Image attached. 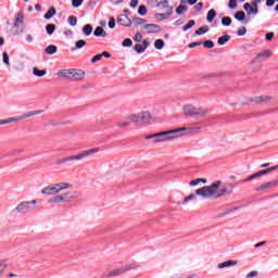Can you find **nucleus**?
<instances>
[{"mask_svg": "<svg viewBox=\"0 0 278 278\" xmlns=\"http://www.w3.org/2000/svg\"><path fill=\"white\" fill-rule=\"evenodd\" d=\"M194 25H197V22L194 20H190L185 26H182V31H188L189 29H192Z\"/></svg>", "mask_w": 278, "mask_h": 278, "instance_id": "473e14b6", "label": "nucleus"}, {"mask_svg": "<svg viewBox=\"0 0 278 278\" xmlns=\"http://www.w3.org/2000/svg\"><path fill=\"white\" fill-rule=\"evenodd\" d=\"M195 12H201V10H203V2H199L195 7H194Z\"/></svg>", "mask_w": 278, "mask_h": 278, "instance_id": "338daca9", "label": "nucleus"}, {"mask_svg": "<svg viewBox=\"0 0 278 278\" xmlns=\"http://www.w3.org/2000/svg\"><path fill=\"white\" fill-rule=\"evenodd\" d=\"M172 16H173V7H169V10L167 13L154 14V18H156V21H164L165 18H170Z\"/></svg>", "mask_w": 278, "mask_h": 278, "instance_id": "dca6fc26", "label": "nucleus"}, {"mask_svg": "<svg viewBox=\"0 0 278 278\" xmlns=\"http://www.w3.org/2000/svg\"><path fill=\"white\" fill-rule=\"evenodd\" d=\"M46 31L48 36H53V33L55 31V24H48L46 26Z\"/></svg>", "mask_w": 278, "mask_h": 278, "instance_id": "f704fd0d", "label": "nucleus"}, {"mask_svg": "<svg viewBox=\"0 0 278 278\" xmlns=\"http://www.w3.org/2000/svg\"><path fill=\"white\" fill-rule=\"evenodd\" d=\"M58 77L72 79V81H81L86 77V72L81 70H61L58 72Z\"/></svg>", "mask_w": 278, "mask_h": 278, "instance_id": "39448f33", "label": "nucleus"}, {"mask_svg": "<svg viewBox=\"0 0 278 278\" xmlns=\"http://www.w3.org/2000/svg\"><path fill=\"white\" fill-rule=\"evenodd\" d=\"M14 117H9L7 119H0V125H10V123H14Z\"/></svg>", "mask_w": 278, "mask_h": 278, "instance_id": "de8ad7c7", "label": "nucleus"}, {"mask_svg": "<svg viewBox=\"0 0 278 278\" xmlns=\"http://www.w3.org/2000/svg\"><path fill=\"white\" fill-rule=\"evenodd\" d=\"M197 197H199L197 193H191L190 195L186 197L182 201V205H186V203L189 201H197Z\"/></svg>", "mask_w": 278, "mask_h": 278, "instance_id": "72a5a7b5", "label": "nucleus"}, {"mask_svg": "<svg viewBox=\"0 0 278 278\" xmlns=\"http://www.w3.org/2000/svg\"><path fill=\"white\" fill-rule=\"evenodd\" d=\"M180 129H185L182 131V136H194V134H199L201 131V126H193L191 128L188 127H181Z\"/></svg>", "mask_w": 278, "mask_h": 278, "instance_id": "2eb2a0df", "label": "nucleus"}, {"mask_svg": "<svg viewBox=\"0 0 278 278\" xmlns=\"http://www.w3.org/2000/svg\"><path fill=\"white\" fill-rule=\"evenodd\" d=\"M138 15L139 16H147V5H144V4L139 5Z\"/></svg>", "mask_w": 278, "mask_h": 278, "instance_id": "a19ab883", "label": "nucleus"}, {"mask_svg": "<svg viewBox=\"0 0 278 278\" xmlns=\"http://www.w3.org/2000/svg\"><path fill=\"white\" fill-rule=\"evenodd\" d=\"M222 25H223L224 27H229V26L231 25V17H229V16H224V17L222 18Z\"/></svg>", "mask_w": 278, "mask_h": 278, "instance_id": "ea45409f", "label": "nucleus"}, {"mask_svg": "<svg viewBox=\"0 0 278 278\" xmlns=\"http://www.w3.org/2000/svg\"><path fill=\"white\" fill-rule=\"evenodd\" d=\"M251 14H254V15L260 14V9L257 7L254 9L252 8V10L249 11L250 16H251Z\"/></svg>", "mask_w": 278, "mask_h": 278, "instance_id": "69168bd1", "label": "nucleus"}, {"mask_svg": "<svg viewBox=\"0 0 278 278\" xmlns=\"http://www.w3.org/2000/svg\"><path fill=\"white\" fill-rule=\"evenodd\" d=\"M109 27L110 29H114V27H116V20L114 17H110Z\"/></svg>", "mask_w": 278, "mask_h": 278, "instance_id": "4d7b16f0", "label": "nucleus"}, {"mask_svg": "<svg viewBox=\"0 0 278 278\" xmlns=\"http://www.w3.org/2000/svg\"><path fill=\"white\" fill-rule=\"evenodd\" d=\"M238 210H240V207H238V206H235V207H232V208H230V210H227V211H225V212H223V213L219 214V218H224V216H227V215H229V214H231L232 212H236V211H238Z\"/></svg>", "mask_w": 278, "mask_h": 278, "instance_id": "4c0bfd02", "label": "nucleus"}, {"mask_svg": "<svg viewBox=\"0 0 278 278\" xmlns=\"http://www.w3.org/2000/svg\"><path fill=\"white\" fill-rule=\"evenodd\" d=\"M100 60H102L101 54H97L91 59V63L96 64V62H100Z\"/></svg>", "mask_w": 278, "mask_h": 278, "instance_id": "052dcab7", "label": "nucleus"}, {"mask_svg": "<svg viewBox=\"0 0 278 278\" xmlns=\"http://www.w3.org/2000/svg\"><path fill=\"white\" fill-rule=\"evenodd\" d=\"M60 189L58 188V184H54L53 186H48L41 190V194H59Z\"/></svg>", "mask_w": 278, "mask_h": 278, "instance_id": "ddd939ff", "label": "nucleus"}, {"mask_svg": "<svg viewBox=\"0 0 278 278\" xmlns=\"http://www.w3.org/2000/svg\"><path fill=\"white\" fill-rule=\"evenodd\" d=\"M201 45H203V41L191 42L189 45V49H194L195 47H201Z\"/></svg>", "mask_w": 278, "mask_h": 278, "instance_id": "13d9d810", "label": "nucleus"}, {"mask_svg": "<svg viewBox=\"0 0 278 278\" xmlns=\"http://www.w3.org/2000/svg\"><path fill=\"white\" fill-rule=\"evenodd\" d=\"M275 38V33L269 31L265 35V40H267V42H270V40H273Z\"/></svg>", "mask_w": 278, "mask_h": 278, "instance_id": "6e6d98bb", "label": "nucleus"}, {"mask_svg": "<svg viewBox=\"0 0 278 278\" xmlns=\"http://www.w3.org/2000/svg\"><path fill=\"white\" fill-rule=\"evenodd\" d=\"M235 18H236V21L243 23V25L249 24V20H244V18H247V14L244 13V11H237L235 13Z\"/></svg>", "mask_w": 278, "mask_h": 278, "instance_id": "f3484780", "label": "nucleus"}, {"mask_svg": "<svg viewBox=\"0 0 278 278\" xmlns=\"http://www.w3.org/2000/svg\"><path fill=\"white\" fill-rule=\"evenodd\" d=\"M144 138H146V140H152V144H157V143H160V141H155V140H157V138H156V137H153V134H152V135H148V136H146Z\"/></svg>", "mask_w": 278, "mask_h": 278, "instance_id": "603ef678", "label": "nucleus"}, {"mask_svg": "<svg viewBox=\"0 0 278 278\" xmlns=\"http://www.w3.org/2000/svg\"><path fill=\"white\" fill-rule=\"evenodd\" d=\"M273 170H275V166L273 167H268L266 169H262L261 170V175L264 176V175H269V173H273Z\"/></svg>", "mask_w": 278, "mask_h": 278, "instance_id": "3c124183", "label": "nucleus"}, {"mask_svg": "<svg viewBox=\"0 0 278 278\" xmlns=\"http://www.w3.org/2000/svg\"><path fill=\"white\" fill-rule=\"evenodd\" d=\"M23 18H25V15L23 14V12H18L15 22L20 23V25H23Z\"/></svg>", "mask_w": 278, "mask_h": 278, "instance_id": "09e8293b", "label": "nucleus"}, {"mask_svg": "<svg viewBox=\"0 0 278 278\" xmlns=\"http://www.w3.org/2000/svg\"><path fill=\"white\" fill-rule=\"evenodd\" d=\"M131 45H134V41L130 38H126L122 42V47H131Z\"/></svg>", "mask_w": 278, "mask_h": 278, "instance_id": "8fccbe9b", "label": "nucleus"}, {"mask_svg": "<svg viewBox=\"0 0 278 278\" xmlns=\"http://www.w3.org/2000/svg\"><path fill=\"white\" fill-rule=\"evenodd\" d=\"M214 18H216V10L211 9V10L207 12L206 21H207V23H212V22L214 21Z\"/></svg>", "mask_w": 278, "mask_h": 278, "instance_id": "bb28decb", "label": "nucleus"}, {"mask_svg": "<svg viewBox=\"0 0 278 278\" xmlns=\"http://www.w3.org/2000/svg\"><path fill=\"white\" fill-rule=\"evenodd\" d=\"M129 125H130L129 122H119V123H117V127H123V128L129 127Z\"/></svg>", "mask_w": 278, "mask_h": 278, "instance_id": "0e129e2a", "label": "nucleus"}, {"mask_svg": "<svg viewBox=\"0 0 278 278\" xmlns=\"http://www.w3.org/2000/svg\"><path fill=\"white\" fill-rule=\"evenodd\" d=\"M134 51H136L137 53H144V48H143L142 45L136 43V45L134 46Z\"/></svg>", "mask_w": 278, "mask_h": 278, "instance_id": "37998d69", "label": "nucleus"}, {"mask_svg": "<svg viewBox=\"0 0 278 278\" xmlns=\"http://www.w3.org/2000/svg\"><path fill=\"white\" fill-rule=\"evenodd\" d=\"M270 188H273V187L270 185V181H268V182H265V184L256 187L254 190H255V192H264V190H268Z\"/></svg>", "mask_w": 278, "mask_h": 278, "instance_id": "5701e85b", "label": "nucleus"}, {"mask_svg": "<svg viewBox=\"0 0 278 278\" xmlns=\"http://www.w3.org/2000/svg\"><path fill=\"white\" fill-rule=\"evenodd\" d=\"M84 3V0H72L73 8H79Z\"/></svg>", "mask_w": 278, "mask_h": 278, "instance_id": "864d4df0", "label": "nucleus"}, {"mask_svg": "<svg viewBox=\"0 0 278 278\" xmlns=\"http://www.w3.org/2000/svg\"><path fill=\"white\" fill-rule=\"evenodd\" d=\"M199 184H207V179L205 178H197L189 182V186H199Z\"/></svg>", "mask_w": 278, "mask_h": 278, "instance_id": "2f4dec72", "label": "nucleus"}, {"mask_svg": "<svg viewBox=\"0 0 278 278\" xmlns=\"http://www.w3.org/2000/svg\"><path fill=\"white\" fill-rule=\"evenodd\" d=\"M164 40H162V39H156L155 41H154V47H155V49H157L159 51H162V49H164Z\"/></svg>", "mask_w": 278, "mask_h": 278, "instance_id": "e433bc0d", "label": "nucleus"}, {"mask_svg": "<svg viewBox=\"0 0 278 278\" xmlns=\"http://www.w3.org/2000/svg\"><path fill=\"white\" fill-rule=\"evenodd\" d=\"M152 8H163L166 10H170V5H168V0L156 2V4H152Z\"/></svg>", "mask_w": 278, "mask_h": 278, "instance_id": "4be33fe9", "label": "nucleus"}, {"mask_svg": "<svg viewBox=\"0 0 278 278\" xmlns=\"http://www.w3.org/2000/svg\"><path fill=\"white\" fill-rule=\"evenodd\" d=\"M33 74L36 77H45V75H47V70H39L38 67H34L33 68Z\"/></svg>", "mask_w": 278, "mask_h": 278, "instance_id": "a878e982", "label": "nucleus"}, {"mask_svg": "<svg viewBox=\"0 0 278 278\" xmlns=\"http://www.w3.org/2000/svg\"><path fill=\"white\" fill-rule=\"evenodd\" d=\"M45 112L43 110H38V111H30L27 112L18 117H13L14 123H18V121H25V118H30V116H38V114H42Z\"/></svg>", "mask_w": 278, "mask_h": 278, "instance_id": "9d476101", "label": "nucleus"}, {"mask_svg": "<svg viewBox=\"0 0 278 278\" xmlns=\"http://www.w3.org/2000/svg\"><path fill=\"white\" fill-rule=\"evenodd\" d=\"M202 45H203L206 49H214V41H212V40H206V41L202 42Z\"/></svg>", "mask_w": 278, "mask_h": 278, "instance_id": "49530a36", "label": "nucleus"}, {"mask_svg": "<svg viewBox=\"0 0 278 278\" xmlns=\"http://www.w3.org/2000/svg\"><path fill=\"white\" fill-rule=\"evenodd\" d=\"M56 188H59V192H62V190H67V188H71V184L59 182V184H56Z\"/></svg>", "mask_w": 278, "mask_h": 278, "instance_id": "c9c22d12", "label": "nucleus"}, {"mask_svg": "<svg viewBox=\"0 0 278 278\" xmlns=\"http://www.w3.org/2000/svg\"><path fill=\"white\" fill-rule=\"evenodd\" d=\"M2 62L3 64H5V66H10V55L8 54V52L2 53Z\"/></svg>", "mask_w": 278, "mask_h": 278, "instance_id": "79ce46f5", "label": "nucleus"}, {"mask_svg": "<svg viewBox=\"0 0 278 278\" xmlns=\"http://www.w3.org/2000/svg\"><path fill=\"white\" fill-rule=\"evenodd\" d=\"M132 23H134L135 27H138L140 25H144V23H147V20H144L142 17H132Z\"/></svg>", "mask_w": 278, "mask_h": 278, "instance_id": "c756f323", "label": "nucleus"}, {"mask_svg": "<svg viewBox=\"0 0 278 278\" xmlns=\"http://www.w3.org/2000/svg\"><path fill=\"white\" fill-rule=\"evenodd\" d=\"M117 23H118V25H122L123 27H131V25H132L131 18H129V15H127V14H121L117 17Z\"/></svg>", "mask_w": 278, "mask_h": 278, "instance_id": "9b49d317", "label": "nucleus"}, {"mask_svg": "<svg viewBox=\"0 0 278 278\" xmlns=\"http://www.w3.org/2000/svg\"><path fill=\"white\" fill-rule=\"evenodd\" d=\"M143 29H146V34H160L162 26L157 24H144Z\"/></svg>", "mask_w": 278, "mask_h": 278, "instance_id": "1a4fd4ad", "label": "nucleus"}, {"mask_svg": "<svg viewBox=\"0 0 278 278\" xmlns=\"http://www.w3.org/2000/svg\"><path fill=\"white\" fill-rule=\"evenodd\" d=\"M36 200L21 202L15 207V211L17 214H28V212L36 210Z\"/></svg>", "mask_w": 278, "mask_h": 278, "instance_id": "0eeeda50", "label": "nucleus"}, {"mask_svg": "<svg viewBox=\"0 0 278 278\" xmlns=\"http://www.w3.org/2000/svg\"><path fill=\"white\" fill-rule=\"evenodd\" d=\"M270 55H273V51L270 50H265L263 52H260L254 60H252V64H255L256 60H260L261 58H270Z\"/></svg>", "mask_w": 278, "mask_h": 278, "instance_id": "aec40b11", "label": "nucleus"}, {"mask_svg": "<svg viewBox=\"0 0 278 278\" xmlns=\"http://www.w3.org/2000/svg\"><path fill=\"white\" fill-rule=\"evenodd\" d=\"M130 268L129 267H121V268H117V269H114V270H111L106 274H103L102 277L103 278H112V277H118L121 275H123V273H127V270H129Z\"/></svg>", "mask_w": 278, "mask_h": 278, "instance_id": "6e6552de", "label": "nucleus"}, {"mask_svg": "<svg viewBox=\"0 0 278 278\" xmlns=\"http://www.w3.org/2000/svg\"><path fill=\"white\" fill-rule=\"evenodd\" d=\"M236 264H238V261L228 260L226 262L219 263L217 268H229L231 266H236Z\"/></svg>", "mask_w": 278, "mask_h": 278, "instance_id": "6ab92c4d", "label": "nucleus"}, {"mask_svg": "<svg viewBox=\"0 0 278 278\" xmlns=\"http://www.w3.org/2000/svg\"><path fill=\"white\" fill-rule=\"evenodd\" d=\"M67 23L71 25V27H75V25H77V17L75 15H70Z\"/></svg>", "mask_w": 278, "mask_h": 278, "instance_id": "58836bf2", "label": "nucleus"}, {"mask_svg": "<svg viewBox=\"0 0 278 278\" xmlns=\"http://www.w3.org/2000/svg\"><path fill=\"white\" fill-rule=\"evenodd\" d=\"M135 40H136V42H142V34L137 33V34L135 35Z\"/></svg>", "mask_w": 278, "mask_h": 278, "instance_id": "774afa93", "label": "nucleus"}, {"mask_svg": "<svg viewBox=\"0 0 278 278\" xmlns=\"http://www.w3.org/2000/svg\"><path fill=\"white\" fill-rule=\"evenodd\" d=\"M247 34V27L242 26L238 28L237 36H244Z\"/></svg>", "mask_w": 278, "mask_h": 278, "instance_id": "5fc2aeb1", "label": "nucleus"}, {"mask_svg": "<svg viewBox=\"0 0 278 278\" xmlns=\"http://www.w3.org/2000/svg\"><path fill=\"white\" fill-rule=\"evenodd\" d=\"M182 111L187 118H194L195 121H199V118H205V116L210 114V109L205 106L197 108L192 104H186L182 108Z\"/></svg>", "mask_w": 278, "mask_h": 278, "instance_id": "7ed1b4c3", "label": "nucleus"}, {"mask_svg": "<svg viewBox=\"0 0 278 278\" xmlns=\"http://www.w3.org/2000/svg\"><path fill=\"white\" fill-rule=\"evenodd\" d=\"M249 101L252 103H268V101H273V97L270 96H256L254 98H250Z\"/></svg>", "mask_w": 278, "mask_h": 278, "instance_id": "4468645a", "label": "nucleus"}, {"mask_svg": "<svg viewBox=\"0 0 278 278\" xmlns=\"http://www.w3.org/2000/svg\"><path fill=\"white\" fill-rule=\"evenodd\" d=\"M228 8L230 10H236V8H238V0H229Z\"/></svg>", "mask_w": 278, "mask_h": 278, "instance_id": "a18cd8bd", "label": "nucleus"}, {"mask_svg": "<svg viewBox=\"0 0 278 278\" xmlns=\"http://www.w3.org/2000/svg\"><path fill=\"white\" fill-rule=\"evenodd\" d=\"M86 45H88L86 42V40L80 39V40L75 42V48H73L72 51H77V49H84V47H86Z\"/></svg>", "mask_w": 278, "mask_h": 278, "instance_id": "cd10ccee", "label": "nucleus"}, {"mask_svg": "<svg viewBox=\"0 0 278 278\" xmlns=\"http://www.w3.org/2000/svg\"><path fill=\"white\" fill-rule=\"evenodd\" d=\"M253 9V7H251V3L247 2L243 4V10H245V12H251V10Z\"/></svg>", "mask_w": 278, "mask_h": 278, "instance_id": "680f3d73", "label": "nucleus"}, {"mask_svg": "<svg viewBox=\"0 0 278 278\" xmlns=\"http://www.w3.org/2000/svg\"><path fill=\"white\" fill-rule=\"evenodd\" d=\"M45 52L47 55H55V53H58V46L50 45L45 49Z\"/></svg>", "mask_w": 278, "mask_h": 278, "instance_id": "412c9836", "label": "nucleus"}, {"mask_svg": "<svg viewBox=\"0 0 278 278\" xmlns=\"http://www.w3.org/2000/svg\"><path fill=\"white\" fill-rule=\"evenodd\" d=\"M56 14L55 8L51 7L47 13L43 15V18H46V21H49L51 18H53V15Z\"/></svg>", "mask_w": 278, "mask_h": 278, "instance_id": "393cba45", "label": "nucleus"}, {"mask_svg": "<svg viewBox=\"0 0 278 278\" xmlns=\"http://www.w3.org/2000/svg\"><path fill=\"white\" fill-rule=\"evenodd\" d=\"M186 128H176L164 130L153 134L152 138H157L155 142H170V140H176V138H181L184 136V130Z\"/></svg>", "mask_w": 278, "mask_h": 278, "instance_id": "f03ea898", "label": "nucleus"}, {"mask_svg": "<svg viewBox=\"0 0 278 278\" xmlns=\"http://www.w3.org/2000/svg\"><path fill=\"white\" fill-rule=\"evenodd\" d=\"M75 199V195H71L70 198H65L63 195H56L48 201V203H68Z\"/></svg>", "mask_w": 278, "mask_h": 278, "instance_id": "f8f14e48", "label": "nucleus"}, {"mask_svg": "<svg viewBox=\"0 0 278 278\" xmlns=\"http://www.w3.org/2000/svg\"><path fill=\"white\" fill-rule=\"evenodd\" d=\"M253 179H257V177L255 176V174H252L251 176H249L248 178L243 179V184H247L249 181H253Z\"/></svg>", "mask_w": 278, "mask_h": 278, "instance_id": "e2e57ef3", "label": "nucleus"}, {"mask_svg": "<svg viewBox=\"0 0 278 278\" xmlns=\"http://www.w3.org/2000/svg\"><path fill=\"white\" fill-rule=\"evenodd\" d=\"M207 31H210V27L208 26H202L200 27L198 30H195V36H203V34H207Z\"/></svg>", "mask_w": 278, "mask_h": 278, "instance_id": "7c9ffc66", "label": "nucleus"}, {"mask_svg": "<svg viewBox=\"0 0 278 278\" xmlns=\"http://www.w3.org/2000/svg\"><path fill=\"white\" fill-rule=\"evenodd\" d=\"M258 273L257 270H252L249 274H247L245 278H254L257 277Z\"/></svg>", "mask_w": 278, "mask_h": 278, "instance_id": "bf43d9fd", "label": "nucleus"}, {"mask_svg": "<svg viewBox=\"0 0 278 278\" xmlns=\"http://www.w3.org/2000/svg\"><path fill=\"white\" fill-rule=\"evenodd\" d=\"M220 186H223V181L217 180L211 186H204L200 189H197L195 194H198V197H202V199H220V197H225V194H227V188L218 191Z\"/></svg>", "mask_w": 278, "mask_h": 278, "instance_id": "f257e3e1", "label": "nucleus"}, {"mask_svg": "<svg viewBox=\"0 0 278 278\" xmlns=\"http://www.w3.org/2000/svg\"><path fill=\"white\" fill-rule=\"evenodd\" d=\"M92 29H93L92 25L86 24V25L83 27V34H84L85 36H91V35H92Z\"/></svg>", "mask_w": 278, "mask_h": 278, "instance_id": "c85d7f7f", "label": "nucleus"}, {"mask_svg": "<svg viewBox=\"0 0 278 278\" xmlns=\"http://www.w3.org/2000/svg\"><path fill=\"white\" fill-rule=\"evenodd\" d=\"M231 40V36H229V35H224V36H222V37H219L218 39H217V43L219 45V46H223V45H227V42H229Z\"/></svg>", "mask_w": 278, "mask_h": 278, "instance_id": "b1692460", "label": "nucleus"}, {"mask_svg": "<svg viewBox=\"0 0 278 278\" xmlns=\"http://www.w3.org/2000/svg\"><path fill=\"white\" fill-rule=\"evenodd\" d=\"M100 149L99 148H93L90 150H86L83 151L80 153H78L77 155H70L64 159H59L56 161L58 166L62 165V164H66L67 162H75V161H81L84 160V157H88L90 155H94V153H99Z\"/></svg>", "mask_w": 278, "mask_h": 278, "instance_id": "20e7f679", "label": "nucleus"}, {"mask_svg": "<svg viewBox=\"0 0 278 278\" xmlns=\"http://www.w3.org/2000/svg\"><path fill=\"white\" fill-rule=\"evenodd\" d=\"M188 10V7L186 5H179L177 9H176V14H178L179 16L181 14H184V12H186Z\"/></svg>", "mask_w": 278, "mask_h": 278, "instance_id": "c03bdc74", "label": "nucleus"}, {"mask_svg": "<svg viewBox=\"0 0 278 278\" xmlns=\"http://www.w3.org/2000/svg\"><path fill=\"white\" fill-rule=\"evenodd\" d=\"M93 36H96L97 38H105V36H108V33L105 31V29H103V27L98 26L93 31Z\"/></svg>", "mask_w": 278, "mask_h": 278, "instance_id": "a211bd4d", "label": "nucleus"}, {"mask_svg": "<svg viewBox=\"0 0 278 278\" xmlns=\"http://www.w3.org/2000/svg\"><path fill=\"white\" fill-rule=\"evenodd\" d=\"M151 113L148 111H143L139 114H132L128 116V119L135 123V125H144V123H149V121H152Z\"/></svg>", "mask_w": 278, "mask_h": 278, "instance_id": "423d86ee", "label": "nucleus"}]
</instances>
